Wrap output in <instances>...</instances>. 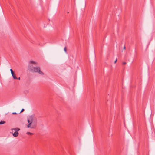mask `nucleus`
I'll list each match as a JSON object with an SVG mask.
<instances>
[{
    "label": "nucleus",
    "instance_id": "f257e3e1",
    "mask_svg": "<svg viewBox=\"0 0 155 155\" xmlns=\"http://www.w3.org/2000/svg\"><path fill=\"white\" fill-rule=\"evenodd\" d=\"M38 65V63L33 61H30L28 66V70L30 72L38 73L39 74L44 75V73L41 71L39 66H34Z\"/></svg>",
    "mask_w": 155,
    "mask_h": 155
},
{
    "label": "nucleus",
    "instance_id": "f03ea898",
    "mask_svg": "<svg viewBox=\"0 0 155 155\" xmlns=\"http://www.w3.org/2000/svg\"><path fill=\"white\" fill-rule=\"evenodd\" d=\"M27 119L28 123L27 126V127L31 129H35L38 124V120L36 117L35 115H32L28 117Z\"/></svg>",
    "mask_w": 155,
    "mask_h": 155
},
{
    "label": "nucleus",
    "instance_id": "7ed1b4c3",
    "mask_svg": "<svg viewBox=\"0 0 155 155\" xmlns=\"http://www.w3.org/2000/svg\"><path fill=\"white\" fill-rule=\"evenodd\" d=\"M12 130H14L15 132L13 133V135L14 137H16L18 136V131L19 130V128H12Z\"/></svg>",
    "mask_w": 155,
    "mask_h": 155
},
{
    "label": "nucleus",
    "instance_id": "20e7f679",
    "mask_svg": "<svg viewBox=\"0 0 155 155\" xmlns=\"http://www.w3.org/2000/svg\"><path fill=\"white\" fill-rule=\"evenodd\" d=\"M12 77L14 79H18V80H19V77L17 78L15 75H14Z\"/></svg>",
    "mask_w": 155,
    "mask_h": 155
},
{
    "label": "nucleus",
    "instance_id": "39448f33",
    "mask_svg": "<svg viewBox=\"0 0 155 155\" xmlns=\"http://www.w3.org/2000/svg\"><path fill=\"white\" fill-rule=\"evenodd\" d=\"M5 123V121H1L0 122V125L3 124Z\"/></svg>",
    "mask_w": 155,
    "mask_h": 155
},
{
    "label": "nucleus",
    "instance_id": "423d86ee",
    "mask_svg": "<svg viewBox=\"0 0 155 155\" xmlns=\"http://www.w3.org/2000/svg\"><path fill=\"white\" fill-rule=\"evenodd\" d=\"M26 134H28V135H33V134L32 133H31L30 132H27V133H26Z\"/></svg>",
    "mask_w": 155,
    "mask_h": 155
},
{
    "label": "nucleus",
    "instance_id": "0eeeda50",
    "mask_svg": "<svg viewBox=\"0 0 155 155\" xmlns=\"http://www.w3.org/2000/svg\"><path fill=\"white\" fill-rule=\"evenodd\" d=\"M64 51H65V52L66 53L67 52V49H66V47H65L64 48Z\"/></svg>",
    "mask_w": 155,
    "mask_h": 155
},
{
    "label": "nucleus",
    "instance_id": "6e6552de",
    "mask_svg": "<svg viewBox=\"0 0 155 155\" xmlns=\"http://www.w3.org/2000/svg\"><path fill=\"white\" fill-rule=\"evenodd\" d=\"M24 111V109H22L21 110V111H20V113H21V112H23Z\"/></svg>",
    "mask_w": 155,
    "mask_h": 155
},
{
    "label": "nucleus",
    "instance_id": "1a4fd4ad",
    "mask_svg": "<svg viewBox=\"0 0 155 155\" xmlns=\"http://www.w3.org/2000/svg\"><path fill=\"white\" fill-rule=\"evenodd\" d=\"M11 74H12V76H13V75H15V74H14V72H13V73H11Z\"/></svg>",
    "mask_w": 155,
    "mask_h": 155
},
{
    "label": "nucleus",
    "instance_id": "9d476101",
    "mask_svg": "<svg viewBox=\"0 0 155 155\" xmlns=\"http://www.w3.org/2000/svg\"><path fill=\"white\" fill-rule=\"evenodd\" d=\"M10 71H11V73H13V71L12 70V69H10Z\"/></svg>",
    "mask_w": 155,
    "mask_h": 155
},
{
    "label": "nucleus",
    "instance_id": "9b49d317",
    "mask_svg": "<svg viewBox=\"0 0 155 155\" xmlns=\"http://www.w3.org/2000/svg\"><path fill=\"white\" fill-rule=\"evenodd\" d=\"M126 64V62H123V65H125V64Z\"/></svg>",
    "mask_w": 155,
    "mask_h": 155
},
{
    "label": "nucleus",
    "instance_id": "f8f14e48",
    "mask_svg": "<svg viewBox=\"0 0 155 155\" xmlns=\"http://www.w3.org/2000/svg\"><path fill=\"white\" fill-rule=\"evenodd\" d=\"M12 114H17V113L16 112H13L12 113Z\"/></svg>",
    "mask_w": 155,
    "mask_h": 155
},
{
    "label": "nucleus",
    "instance_id": "ddd939ff",
    "mask_svg": "<svg viewBox=\"0 0 155 155\" xmlns=\"http://www.w3.org/2000/svg\"><path fill=\"white\" fill-rule=\"evenodd\" d=\"M117 61V59H116V60H115V61H114V63H115Z\"/></svg>",
    "mask_w": 155,
    "mask_h": 155
},
{
    "label": "nucleus",
    "instance_id": "4468645a",
    "mask_svg": "<svg viewBox=\"0 0 155 155\" xmlns=\"http://www.w3.org/2000/svg\"><path fill=\"white\" fill-rule=\"evenodd\" d=\"M124 49L125 50L126 49V47L125 46L124 47Z\"/></svg>",
    "mask_w": 155,
    "mask_h": 155
}]
</instances>
